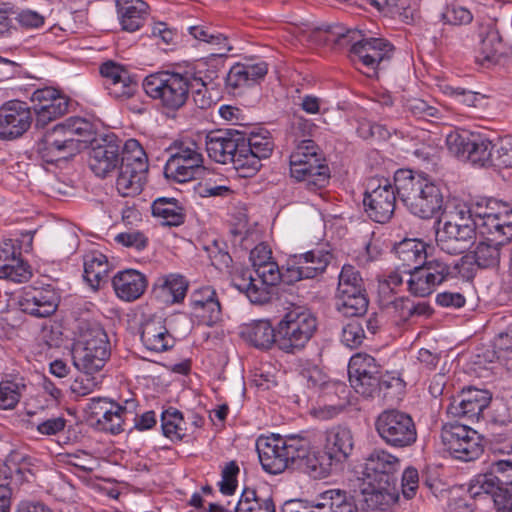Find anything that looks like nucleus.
<instances>
[{
    "label": "nucleus",
    "mask_w": 512,
    "mask_h": 512,
    "mask_svg": "<svg viewBox=\"0 0 512 512\" xmlns=\"http://www.w3.org/2000/svg\"><path fill=\"white\" fill-rule=\"evenodd\" d=\"M297 435H290L286 438L273 436L272 438L258 440L257 452L263 469L270 474H280L287 468H292Z\"/></svg>",
    "instance_id": "nucleus-14"
},
{
    "label": "nucleus",
    "mask_w": 512,
    "mask_h": 512,
    "mask_svg": "<svg viewBox=\"0 0 512 512\" xmlns=\"http://www.w3.org/2000/svg\"><path fill=\"white\" fill-rule=\"evenodd\" d=\"M315 125L302 116L294 115L291 120V135L294 138L293 143L297 144L300 140L309 139L312 135Z\"/></svg>",
    "instance_id": "nucleus-64"
},
{
    "label": "nucleus",
    "mask_w": 512,
    "mask_h": 512,
    "mask_svg": "<svg viewBox=\"0 0 512 512\" xmlns=\"http://www.w3.org/2000/svg\"><path fill=\"white\" fill-rule=\"evenodd\" d=\"M501 248L496 241L483 240L472 251L474 263L480 268H495L499 265Z\"/></svg>",
    "instance_id": "nucleus-44"
},
{
    "label": "nucleus",
    "mask_w": 512,
    "mask_h": 512,
    "mask_svg": "<svg viewBox=\"0 0 512 512\" xmlns=\"http://www.w3.org/2000/svg\"><path fill=\"white\" fill-rule=\"evenodd\" d=\"M188 284L180 275H170L163 279L160 288L163 293L172 297V302L177 303L184 299Z\"/></svg>",
    "instance_id": "nucleus-58"
},
{
    "label": "nucleus",
    "mask_w": 512,
    "mask_h": 512,
    "mask_svg": "<svg viewBox=\"0 0 512 512\" xmlns=\"http://www.w3.org/2000/svg\"><path fill=\"white\" fill-rule=\"evenodd\" d=\"M494 349L497 359L504 362L507 371L512 375V327L498 335Z\"/></svg>",
    "instance_id": "nucleus-52"
},
{
    "label": "nucleus",
    "mask_w": 512,
    "mask_h": 512,
    "mask_svg": "<svg viewBox=\"0 0 512 512\" xmlns=\"http://www.w3.org/2000/svg\"><path fill=\"white\" fill-rule=\"evenodd\" d=\"M140 338L143 345L150 351L164 352L174 346L175 340L165 326L161 316L147 318L141 324Z\"/></svg>",
    "instance_id": "nucleus-27"
},
{
    "label": "nucleus",
    "mask_w": 512,
    "mask_h": 512,
    "mask_svg": "<svg viewBox=\"0 0 512 512\" xmlns=\"http://www.w3.org/2000/svg\"><path fill=\"white\" fill-rule=\"evenodd\" d=\"M396 186L386 178L368 180L363 205L368 217L377 223L388 222L395 211L397 199Z\"/></svg>",
    "instance_id": "nucleus-12"
},
{
    "label": "nucleus",
    "mask_w": 512,
    "mask_h": 512,
    "mask_svg": "<svg viewBox=\"0 0 512 512\" xmlns=\"http://www.w3.org/2000/svg\"><path fill=\"white\" fill-rule=\"evenodd\" d=\"M429 245L421 239L405 238L396 243L393 252L396 258L397 269H400L408 278L425 263L428 256Z\"/></svg>",
    "instance_id": "nucleus-24"
},
{
    "label": "nucleus",
    "mask_w": 512,
    "mask_h": 512,
    "mask_svg": "<svg viewBox=\"0 0 512 512\" xmlns=\"http://www.w3.org/2000/svg\"><path fill=\"white\" fill-rule=\"evenodd\" d=\"M459 273L457 263H448L442 258L428 257L411 278L406 280L408 291L417 297H426L432 294L440 284L452 280Z\"/></svg>",
    "instance_id": "nucleus-10"
},
{
    "label": "nucleus",
    "mask_w": 512,
    "mask_h": 512,
    "mask_svg": "<svg viewBox=\"0 0 512 512\" xmlns=\"http://www.w3.org/2000/svg\"><path fill=\"white\" fill-rule=\"evenodd\" d=\"M312 512H358V507L345 491L331 489L312 501Z\"/></svg>",
    "instance_id": "nucleus-34"
},
{
    "label": "nucleus",
    "mask_w": 512,
    "mask_h": 512,
    "mask_svg": "<svg viewBox=\"0 0 512 512\" xmlns=\"http://www.w3.org/2000/svg\"><path fill=\"white\" fill-rule=\"evenodd\" d=\"M203 156L198 152L196 144L180 143L175 146L164 167L167 179L185 183L194 179L202 170Z\"/></svg>",
    "instance_id": "nucleus-15"
},
{
    "label": "nucleus",
    "mask_w": 512,
    "mask_h": 512,
    "mask_svg": "<svg viewBox=\"0 0 512 512\" xmlns=\"http://www.w3.org/2000/svg\"><path fill=\"white\" fill-rule=\"evenodd\" d=\"M380 371L379 366L376 363V360L368 355V354H361L358 353L351 357L349 364H348V375L350 376H357L363 374H375Z\"/></svg>",
    "instance_id": "nucleus-53"
},
{
    "label": "nucleus",
    "mask_w": 512,
    "mask_h": 512,
    "mask_svg": "<svg viewBox=\"0 0 512 512\" xmlns=\"http://www.w3.org/2000/svg\"><path fill=\"white\" fill-rule=\"evenodd\" d=\"M378 373L363 374L359 377L350 376L349 382L358 394L366 398H374L380 395V384L378 380Z\"/></svg>",
    "instance_id": "nucleus-50"
},
{
    "label": "nucleus",
    "mask_w": 512,
    "mask_h": 512,
    "mask_svg": "<svg viewBox=\"0 0 512 512\" xmlns=\"http://www.w3.org/2000/svg\"><path fill=\"white\" fill-rule=\"evenodd\" d=\"M445 220L444 224L449 227L468 228L477 231V216L471 208L466 205H457L453 210L442 209Z\"/></svg>",
    "instance_id": "nucleus-46"
},
{
    "label": "nucleus",
    "mask_w": 512,
    "mask_h": 512,
    "mask_svg": "<svg viewBox=\"0 0 512 512\" xmlns=\"http://www.w3.org/2000/svg\"><path fill=\"white\" fill-rule=\"evenodd\" d=\"M69 101L64 97H58L53 101L42 104H34L33 110L36 115L35 127L44 128L51 121L63 116L68 111Z\"/></svg>",
    "instance_id": "nucleus-41"
},
{
    "label": "nucleus",
    "mask_w": 512,
    "mask_h": 512,
    "mask_svg": "<svg viewBox=\"0 0 512 512\" xmlns=\"http://www.w3.org/2000/svg\"><path fill=\"white\" fill-rule=\"evenodd\" d=\"M290 175L311 191L324 188L330 169L319 146L311 139L300 140L290 155Z\"/></svg>",
    "instance_id": "nucleus-4"
},
{
    "label": "nucleus",
    "mask_w": 512,
    "mask_h": 512,
    "mask_svg": "<svg viewBox=\"0 0 512 512\" xmlns=\"http://www.w3.org/2000/svg\"><path fill=\"white\" fill-rule=\"evenodd\" d=\"M476 231L468 228L449 227L443 224L436 232L438 247L447 254L459 255L467 251L475 242Z\"/></svg>",
    "instance_id": "nucleus-29"
},
{
    "label": "nucleus",
    "mask_w": 512,
    "mask_h": 512,
    "mask_svg": "<svg viewBox=\"0 0 512 512\" xmlns=\"http://www.w3.org/2000/svg\"><path fill=\"white\" fill-rule=\"evenodd\" d=\"M100 73L102 77L105 79L104 86L110 85L111 83L115 84L120 81H130V73L123 66L108 61L103 63L100 66Z\"/></svg>",
    "instance_id": "nucleus-60"
},
{
    "label": "nucleus",
    "mask_w": 512,
    "mask_h": 512,
    "mask_svg": "<svg viewBox=\"0 0 512 512\" xmlns=\"http://www.w3.org/2000/svg\"><path fill=\"white\" fill-rule=\"evenodd\" d=\"M353 447V435L347 427L337 426L326 433L325 452L332 461H345L352 453Z\"/></svg>",
    "instance_id": "nucleus-33"
},
{
    "label": "nucleus",
    "mask_w": 512,
    "mask_h": 512,
    "mask_svg": "<svg viewBox=\"0 0 512 512\" xmlns=\"http://www.w3.org/2000/svg\"><path fill=\"white\" fill-rule=\"evenodd\" d=\"M18 384L11 381L0 383V409H11L19 402Z\"/></svg>",
    "instance_id": "nucleus-63"
},
{
    "label": "nucleus",
    "mask_w": 512,
    "mask_h": 512,
    "mask_svg": "<svg viewBox=\"0 0 512 512\" xmlns=\"http://www.w3.org/2000/svg\"><path fill=\"white\" fill-rule=\"evenodd\" d=\"M107 257L98 251L86 255L84 261V278L93 288H98L102 282H106L109 273Z\"/></svg>",
    "instance_id": "nucleus-39"
},
{
    "label": "nucleus",
    "mask_w": 512,
    "mask_h": 512,
    "mask_svg": "<svg viewBox=\"0 0 512 512\" xmlns=\"http://www.w3.org/2000/svg\"><path fill=\"white\" fill-rule=\"evenodd\" d=\"M127 412V407L121 406L115 402L110 404L108 409L96 419V422L101 429L109 431L113 434L120 433L123 431V416Z\"/></svg>",
    "instance_id": "nucleus-48"
},
{
    "label": "nucleus",
    "mask_w": 512,
    "mask_h": 512,
    "mask_svg": "<svg viewBox=\"0 0 512 512\" xmlns=\"http://www.w3.org/2000/svg\"><path fill=\"white\" fill-rule=\"evenodd\" d=\"M441 19L451 25H467L471 23L473 16L465 7L450 5L441 14Z\"/></svg>",
    "instance_id": "nucleus-61"
},
{
    "label": "nucleus",
    "mask_w": 512,
    "mask_h": 512,
    "mask_svg": "<svg viewBox=\"0 0 512 512\" xmlns=\"http://www.w3.org/2000/svg\"><path fill=\"white\" fill-rule=\"evenodd\" d=\"M116 189L124 197L138 195L146 182L148 158L135 139H129L123 148Z\"/></svg>",
    "instance_id": "nucleus-7"
},
{
    "label": "nucleus",
    "mask_w": 512,
    "mask_h": 512,
    "mask_svg": "<svg viewBox=\"0 0 512 512\" xmlns=\"http://www.w3.org/2000/svg\"><path fill=\"white\" fill-rule=\"evenodd\" d=\"M30 276L29 266L21 258L12 240L3 242L0 245V279L21 283Z\"/></svg>",
    "instance_id": "nucleus-28"
},
{
    "label": "nucleus",
    "mask_w": 512,
    "mask_h": 512,
    "mask_svg": "<svg viewBox=\"0 0 512 512\" xmlns=\"http://www.w3.org/2000/svg\"><path fill=\"white\" fill-rule=\"evenodd\" d=\"M273 142L269 137L252 135L246 137L242 132V159L237 162V171L242 177H250L261 168V161L270 157L273 151Z\"/></svg>",
    "instance_id": "nucleus-22"
},
{
    "label": "nucleus",
    "mask_w": 512,
    "mask_h": 512,
    "mask_svg": "<svg viewBox=\"0 0 512 512\" xmlns=\"http://www.w3.org/2000/svg\"><path fill=\"white\" fill-rule=\"evenodd\" d=\"M491 401V394L487 390L468 388L453 398L447 407V413L452 417L478 420L481 413Z\"/></svg>",
    "instance_id": "nucleus-23"
},
{
    "label": "nucleus",
    "mask_w": 512,
    "mask_h": 512,
    "mask_svg": "<svg viewBox=\"0 0 512 512\" xmlns=\"http://www.w3.org/2000/svg\"><path fill=\"white\" fill-rule=\"evenodd\" d=\"M493 168L512 167V137H504L494 143Z\"/></svg>",
    "instance_id": "nucleus-55"
},
{
    "label": "nucleus",
    "mask_w": 512,
    "mask_h": 512,
    "mask_svg": "<svg viewBox=\"0 0 512 512\" xmlns=\"http://www.w3.org/2000/svg\"><path fill=\"white\" fill-rule=\"evenodd\" d=\"M292 449L293 469H299L314 479H322L330 474L333 461L325 451L312 450L307 439L297 436V444Z\"/></svg>",
    "instance_id": "nucleus-21"
},
{
    "label": "nucleus",
    "mask_w": 512,
    "mask_h": 512,
    "mask_svg": "<svg viewBox=\"0 0 512 512\" xmlns=\"http://www.w3.org/2000/svg\"><path fill=\"white\" fill-rule=\"evenodd\" d=\"M381 440L393 448H406L417 441V428L412 416L398 409H386L375 420Z\"/></svg>",
    "instance_id": "nucleus-9"
},
{
    "label": "nucleus",
    "mask_w": 512,
    "mask_h": 512,
    "mask_svg": "<svg viewBox=\"0 0 512 512\" xmlns=\"http://www.w3.org/2000/svg\"><path fill=\"white\" fill-rule=\"evenodd\" d=\"M364 324L367 332L374 335L379 328L376 314H372L368 319L355 318V320L346 324L342 330V342L350 348L359 347L366 338Z\"/></svg>",
    "instance_id": "nucleus-38"
},
{
    "label": "nucleus",
    "mask_w": 512,
    "mask_h": 512,
    "mask_svg": "<svg viewBox=\"0 0 512 512\" xmlns=\"http://www.w3.org/2000/svg\"><path fill=\"white\" fill-rule=\"evenodd\" d=\"M469 492L473 497L489 494L493 498L497 511L511 512L512 461L499 460L492 463L490 472L475 477Z\"/></svg>",
    "instance_id": "nucleus-5"
},
{
    "label": "nucleus",
    "mask_w": 512,
    "mask_h": 512,
    "mask_svg": "<svg viewBox=\"0 0 512 512\" xmlns=\"http://www.w3.org/2000/svg\"><path fill=\"white\" fill-rule=\"evenodd\" d=\"M255 271L261 281L270 287L276 285L279 281L287 284V281L284 278L286 269L281 272L278 266L273 262H268L263 266L256 268Z\"/></svg>",
    "instance_id": "nucleus-62"
},
{
    "label": "nucleus",
    "mask_w": 512,
    "mask_h": 512,
    "mask_svg": "<svg viewBox=\"0 0 512 512\" xmlns=\"http://www.w3.org/2000/svg\"><path fill=\"white\" fill-rule=\"evenodd\" d=\"M479 53L482 62H491L502 46V38L498 29L493 25H487L480 31Z\"/></svg>",
    "instance_id": "nucleus-45"
},
{
    "label": "nucleus",
    "mask_w": 512,
    "mask_h": 512,
    "mask_svg": "<svg viewBox=\"0 0 512 512\" xmlns=\"http://www.w3.org/2000/svg\"><path fill=\"white\" fill-rule=\"evenodd\" d=\"M494 143L481 136H474L466 161L480 168H493Z\"/></svg>",
    "instance_id": "nucleus-43"
},
{
    "label": "nucleus",
    "mask_w": 512,
    "mask_h": 512,
    "mask_svg": "<svg viewBox=\"0 0 512 512\" xmlns=\"http://www.w3.org/2000/svg\"><path fill=\"white\" fill-rule=\"evenodd\" d=\"M316 329V317L308 309L302 306L293 307L277 325V347L287 353L300 351Z\"/></svg>",
    "instance_id": "nucleus-6"
},
{
    "label": "nucleus",
    "mask_w": 512,
    "mask_h": 512,
    "mask_svg": "<svg viewBox=\"0 0 512 512\" xmlns=\"http://www.w3.org/2000/svg\"><path fill=\"white\" fill-rule=\"evenodd\" d=\"M267 72L268 65L264 61L258 63H236L227 74L226 84L233 89L249 87L263 80Z\"/></svg>",
    "instance_id": "nucleus-30"
},
{
    "label": "nucleus",
    "mask_w": 512,
    "mask_h": 512,
    "mask_svg": "<svg viewBox=\"0 0 512 512\" xmlns=\"http://www.w3.org/2000/svg\"><path fill=\"white\" fill-rule=\"evenodd\" d=\"M399 499L397 487L377 485L369 482L368 486L361 489L357 498V507L363 511H385L387 507Z\"/></svg>",
    "instance_id": "nucleus-26"
},
{
    "label": "nucleus",
    "mask_w": 512,
    "mask_h": 512,
    "mask_svg": "<svg viewBox=\"0 0 512 512\" xmlns=\"http://www.w3.org/2000/svg\"><path fill=\"white\" fill-rule=\"evenodd\" d=\"M331 259V253L322 249L293 255L288 260L284 278L287 284L304 279H315L324 273Z\"/></svg>",
    "instance_id": "nucleus-18"
},
{
    "label": "nucleus",
    "mask_w": 512,
    "mask_h": 512,
    "mask_svg": "<svg viewBox=\"0 0 512 512\" xmlns=\"http://www.w3.org/2000/svg\"><path fill=\"white\" fill-rule=\"evenodd\" d=\"M21 310L36 317H48L58 306V296L49 286L47 288H32L20 297Z\"/></svg>",
    "instance_id": "nucleus-25"
},
{
    "label": "nucleus",
    "mask_w": 512,
    "mask_h": 512,
    "mask_svg": "<svg viewBox=\"0 0 512 512\" xmlns=\"http://www.w3.org/2000/svg\"><path fill=\"white\" fill-rule=\"evenodd\" d=\"M251 345L260 349H268L272 344L277 346V327L273 328L269 321L260 320L249 327L245 332Z\"/></svg>",
    "instance_id": "nucleus-42"
},
{
    "label": "nucleus",
    "mask_w": 512,
    "mask_h": 512,
    "mask_svg": "<svg viewBox=\"0 0 512 512\" xmlns=\"http://www.w3.org/2000/svg\"><path fill=\"white\" fill-rule=\"evenodd\" d=\"M84 140L85 149L90 148L88 164L96 176L105 178L120 165L123 150L115 135H97L92 127Z\"/></svg>",
    "instance_id": "nucleus-11"
},
{
    "label": "nucleus",
    "mask_w": 512,
    "mask_h": 512,
    "mask_svg": "<svg viewBox=\"0 0 512 512\" xmlns=\"http://www.w3.org/2000/svg\"><path fill=\"white\" fill-rule=\"evenodd\" d=\"M235 512H276L271 496L260 495L254 489L245 488L234 507Z\"/></svg>",
    "instance_id": "nucleus-40"
},
{
    "label": "nucleus",
    "mask_w": 512,
    "mask_h": 512,
    "mask_svg": "<svg viewBox=\"0 0 512 512\" xmlns=\"http://www.w3.org/2000/svg\"><path fill=\"white\" fill-rule=\"evenodd\" d=\"M184 422L183 414L176 408L170 407L161 414V427L164 436L172 441H180L185 437L184 428L179 423Z\"/></svg>",
    "instance_id": "nucleus-47"
},
{
    "label": "nucleus",
    "mask_w": 512,
    "mask_h": 512,
    "mask_svg": "<svg viewBox=\"0 0 512 512\" xmlns=\"http://www.w3.org/2000/svg\"><path fill=\"white\" fill-rule=\"evenodd\" d=\"M474 135H462L458 132H451L446 137V145L451 154L462 161H466V154L470 149Z\"/></svg>",
    "instance_id": "nucleus-56"
},
{
    "label": "nucleus",
    "mask_w": 512,
    "mask_h": 512,
    "mask_svg": "<svg viewBox=\"0 0 512 512\" xmlns=\"http://www.w3.org/2000/svg\"><path fill=\"white\" fill-rule=\"evenodd\" d=\"M233 286L243 292L252 304L263 305L270 301V286L255 279L249 269H241L233 277Z\"/></svg>",
    "instance_id": "nucleus-32"
},
{
    "label": "nucleus",
    "mask_w": 512,
    "mask_h": 512,
    "mask_svg": "<svg viewBox=\"0 0 512 512\" xmlns=\"http://www.w3.org/2000/svg\"><path fill=\"white\" fill-rule=\"evenodd\" d=\"M16 31V9L14 5L0 0V38L10 37Z\"/></svg>",
    "instance_id": "nucleus-57"
},
{
    "label": "nucleus",
    "mask_w": 512,
    "mask_h": 512,
    "mask_svg": "<svg viewBox=\"0 0 512 512\" xmlns=\"http://www.w3.org/2000/svg\"><path fill=\"white\" fill-rule=\"evenodd\" d=\"M363 288V280L359 271L352 265H344L339 275L336 293L354 292Z\"/></svg>",
    "instance_id": "nucleus-54"
},
{
    "label": "nucleus",
    "mask_w": 512,
    "mask_h": 512,
    "mask_svg": "<svg viewBox=\"0 0 512 512\" xmlns=\"http://www.w3.org/2000/svg\"><path fill=\"white\" fill-rule=\"evenodd\" d=\"M401 461L395 455L383 449H374L366 458L363 475L377 485L397 487L400 479Z\"/></svg>",
    "instance_id": "nucleus-17"
},
{
    "label": "nucleus",
    "mask_w": 512,
    "mask_h": 512,
    "mask_svg": "<svg viewBox=\"0 0 512 512\" xmlns=\"http://www.w3.org/2000/svg\"><path fill=\"white\" fill-rule=\"evenodd\" d=\"M189 33L200 41L215 44L219 46L220 51H230L232 47L228 45L227 38L220 33H211L208 29L203 26H191L189 27Z\"/></svg>",
    "instance_id": "nucleus-59"
},
{
    "label": "nucleus",
    "mask_w": 512,
    "mask_h": 512,
    "mask_svg": "<svg viewBox=\"0 0 512 512\" xmlns=\"http://www.w3.org/2000/svg\"><path fill=\"white\" fill-rule=\"evenodd\" d=\"M152 215L161 219L163 226H180L185 221V209L173 197H159L151 205Z\"/></svg>",
    "instance_id": "nucleus-37"
},
{
    "label": "nucleus",
    "mask_w": 512,
    "mask_h": 512,
    "mask_svg": "<svg viewBox=\"0 0 512 512\" xmlns=\"http://www.w3.org/2000/svg\"><path fill=\"white\" fill-rule=\"evenodd\" d=\"M477 230L480 234L487 235L485 239L493 241L498 239L501 233L504 219L499 214H485L476 212Z\"/></svg>",
    "instance_id": "nucleus-51"
},
{
    "label": "nucleus",
    "mask_w": 512,
    "mask_h": 512,
    "mask_svg": "<svg viewBox=\"0 0 512 512\" xmlns=\"http://www.w3.org/2000/svg\"><path fill=\"white\" fill-rule=\"evenodd\" d=\"M227 52L228 51H220L212 53L208 58L197 61L192 67L188 68V70L192 72V75L201 77L204 82L210 85L218 77V69L213 62L225 57Z\"/></svg>",
    "instance_id": "nucleus-49"
},
{
    "label": "nucleus",
    "mask_w": 512,
    "mask_h": 512,
    "mask_svg": "<svg viewBox=\"0 0 512 512\" xmlns=\"http://www.w3.org/2000/svg\"><path fill=\"white\" fill-rule=\"evenodd\" d=\"M394 184L399 200L414 216L430 219L442 211V191L426 177L408 169H399L395 172Z\"/></svg>",
    "instance_id": "nucleus-1"
},
{
    "label": "nucleus",
    "mask_w": 512,
    "mask_h": 512,
    "mask_svg": "<svg viewBox=\"0 0 512 512\" xmlns=\"http://www.w3.org/2000/svg\"><path fill=\"white\" fill-rule=\"evenodd\" d=\"M441 439L447 451L456 459L472 461L483 453L481 436L467 425H445Z\"/></svg>",
    "instance_id": "nucleus-13"
},
{
    "label": "nucleus",
    "mask_w": 512,
    "mask_h": 512,
    "mask_svg": "<svg viewBox=\"0 0 512 512\" xmlns=\"http://www.w3.org/2000/svg\"><path fill=\"white\" fill-rule=\"evenodd\" d=\"M117 296L125 301L138 299L145 291L147 281L137 270L129 269L118 272L112 280Z\"/></svg>",
    "instance_id": "nucleus-31"
},
{
    "label": "nucleus",
    "mask_w": 512,
    "mask_h": 512,
    "mask_svg": "<svg viewBox=\"0 0 512 512\" xmlns=\"http://www.w3.org/2000/svg\"><path fill=\"white\" fill-rule=\"evenodd\" d=\"M91 128L92 124L83 118H69L48 130L37 143V150L47 163L72 157L85 149L84 138Z\"/></svg>",
    "instance_id": "nucleus-2"
},
{
    "label": "nucleus",
    "mask_w": 512,
    "mask_h": 512,
    "mask_svg": "<svg viewBox=\"0 0 512 512\" xmlns=\"http://www.w3.org/2000/svg\"><path fill=\"white\" fill-rule=\"evenodd\" d=\"M33 113L26 102L11 100L0 107V139L13 140L28 131Z\"/></svg>",
    "instance_id": "nucleus-20"
},
{
    "label": "nucleus",
    "mask_w": 512,
    "mask_h": 512,
    "mask_svg": "<svg viewBox=\"0 0 512 512\" xmlns=\"http://www.w3.org/2000/svg\"><path fill=\"white\" fill-rule=\"evenodd\" d=\"M328 41L340 46L351 45L350 53L353 61L360 62L373 74L377 70L386 69L393 55V45L383 38H364L358 30H345L340 26H329Z\"/></svg>",
    "instance_id": "nucleus-3"
},
{
    "label": "nucleus",
    "mask_w": 512,
    "mask_h": 512,
    "mask_svg": "<svg viewBox=\"0 0 512 512\" xmlns=\"http://www.w3.org/2000/svg\"><path fill=\"white\" fill-rule=\"evenodd\" d=\"M142 85L149 97L159 101L167 115L181 109L188 100V86L182 73L162 71L150 74Z\"/></svg>",
    "instance_id": "nucleus-8"
},
{
    "label": "nucleus",
    "mask_w": 512,
    "mask_h": 512,
    "mask_svg": "<svg viewBox=\"0 0 512 512\" xmlns=\"http://www.w3.org/2000/svg\"><path fill=\"white\" fill-rule=\"evenodd\" d=\"M116 6L123 30H138L148 15V5L143 0H117Z\"/></svg>",
    "instance_id": "nucleus-36"
},
{
    "label": "nucleus",
    "mask_w": 512,
    "mask_h": 512,
    "mask_svg": "<svg viewBox=\"0 0 512 512\" xmlns=\"http://www.w3.org/2000/svg\"><path fill=\"white\" fill-rule=\"evenodd\" d=\"M205 145L210 159L220 164L232 163L237 170V162L242 159L241 131L236 129L210 131L205 137Z\"/></svg>",
    "instance_id": "nucleus-16"
},
{
    "label": "nucleus",
    "mask_w": 512,
    "mask_h": 512,
    "mask_svg": "<svg viewBox=\"0 0 512 512\" xmlns=\"http://www.w3.org/2000/svg\"><path fill=\"white\" fill-rule=\"evenodd\" d=\"M368 306L369 299L365 288L335 295V309L344 317L361 319L367 313Z\"/></svg>",
    "instance_id": "nucleus-35"
},
{
    "label": "nucleus",
    "mask_w": 512,
    "mask_h": 512,
    "mask_svg": "<svg viewBox=\"0 0 512 512\" xmlns=\"http://www.w3.org/2000/svg\"><path fill=\"white\" fill-rule=\"evenodd\" d=\"M109 357L108 341L103 332H98L97 335L86 339L84 343L77 344L73 350L74 365L88 374L102 370Z\"/></svg>",
    "instance_id": "nucleus-19"
}]
</instances>
